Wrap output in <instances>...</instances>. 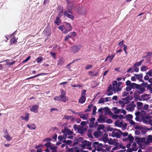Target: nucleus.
I'll use <instances>...</instances> for the list:
<instances>
[{
    "label": "nucleus",
    "instance_id": "20e7f679",
    "mask_svg": "<svg viewBox=\"0 0 152 152\" xmlns=\"http://www.w3.org/2000/svg\"><path fill=\"white\" fill-rule=\"evenodd\" d=\"M122 132L120 130L114 129L112 132V136L113 137L119 138L122 135Z\"/></svg>",
    "mask_w": 152,
    "mask_h": 152
},
{
    "label": "nucleus",
    "instance_id": "2eb2a0df",
    "mask_svg": "<svg viewBox=\"0 0 152 152\" xmlns=\"http://www.w3.org/2000/svg\"><path fill=\"white\" fill-rule=\"evenodd\" d=\"M39 107L37 105L35 104L33 105L30 108V110L32 112H35L37 111V112H38V108Z\"/></svg>",
    "mask_w": 152,
    "mask_h": 152
},
{
    "label": "nucleus",
    "instance_id": "9b49d317",
    "mask_svg": "<svg viewBox=\"0 0 152 152\" xmlns=\"http://www.w3.org/2000/svg\"><path fill=\"white\" fill-rule=\"evenodd\" d=\"M61 132L62 133H66L68 135L72 134L73 133V132L68 128H64V130H62Z\"/></svg>",
    "mask_w": 152,
    "mask_h": 152
},
{
    "label": "nucleus",
    "instance_id": "c9c22d12",
    "mask_svg": "<svg viewBox=\"0 0 152 152\" xmlns=\"http://www.w3.org/2000/svg\"><path fill=\"white\" fill-rule=\"evenodd\" d=\"M93 104H91L89 105L88 107V108L85 111V112H90L91 111V108L93 106Z\"/></svg>",
    "mask_w": 152,
    "mask_h": 152
},
{
    "label": "nucleus",
    "instance_id": "58836bf2",
    "mask_svg": "<svg viewBox=\"0 0 152 152\" xmlns=\"http://www.w3.org/2000/svg\"><path fill=\"white\" fill-rule=\"evenodd\" d=\"M129 93L128 92L124 91L123 92L122 96V97H124L125 96H129Z\"/></svg>",
    "mask_w": 152,
    "mask_h": 152
},
{
    "label": "nucleus",
    "instance_id": "052dcab7",
    "mask_svg": "<svg viewBox=\"0 0 152 152\" xmlns=\"http://www.w3.org/2000/svg\"><path fill=\"white\" fill-rule=\"evenodd\" d=\"M50 53V55L53 58H54V59H55L56 58V53H53L52 52H51Z\"/></svg>",
    "mask_w": 152,
    "mask_h": 152
},
{
    "label": "nucleus",
    "instance_id": "ddd939ff",
    "mask_svg": "<svg viewBox=\"0 0 152 152\" xmlns=\"http://www.w3.org/2000/svg\"><path fill=\"white\" fill-rule=\"evenodd\" d=\"M64 16H66L67 17L71 19L72 20H74V16L73 15L68 14V12L67 11H64Z\"/></svg>",
    "mask_w": 152,
    "mask_h": 152
},
{
    "label": "nucleus",
    "instance_id": "69168bd1",
    "mask_svg": "<svg viewBox=\"0 0 152 152\" xmlns=\"http://www.w3.org/2000/svg\"><path fill=\"white\" fill-rule=\"evenodd\" d=\"M129 121V123L130 124L132 125H135V123L133 120H131Z\"/></svg>",
    "mask_w": 152,
    "mask_h": 152
},
{
    "label": "nucleus",
    "instance_id": "1a4fd4ad",
    "mask_svg": "<svg viewBox=\"0 0 152 152\" xmlns=\"http://www.w3.org/2000/svg\"><path fill=\"white\" fill-rule=\"evenodd\" d=\"M107 118L106 117L101 115L99 116L98 121L99 122L103 123L105 122L106 119Z\"/></svg>",
    "mask_w": 152,
    "mask_h": 152
},
{
    "label": "nucleus",
    "instance_id": "393cba45",
    "mask_svg": "<svg viewBox=\"0 0 152 152\" xmlns=\"http://www.w3.org/2000/svg\"><path fill=\"white\" fill-rule=\"evenodd\" d=\"M137 108L138 109L140 110L141 109L142 107L143 103L140 102H138L137 103Z\"/></svg>",
    "mask_w": 152,
    "mask_h": 152
},
{
    "label": "nucleus",
    "instance_id": "774afa93",
    "mask_svg": "<svg viewBox=\"0 0 152 152\" xmlns=\"http://www.w3.org/2000/svg\"><path fill=\"white\" fill-rule=\"evenodd\" d=\"M132 88L130 86L129 87H127L126 88V91H129L131 90Z\"/></svg>",
    "mask_w": 152,
    "mask_h": 152
},
{
    "label": "nucleus",
    "instance_id": "2f4dec72",
    "mask_svg": "<svg viewBox=\"0 0 152 152\" xmlns=\"http://www.w3.org/2000/svg\"><path fill=\"white\" fill-rule=\"evenodd\" d=\"M132 118L133 116L132 115L128 114L126 115V119L128 121L130 120Z\"/></svg>",
    "mask_w": 152,
    "mask_h": 152
},
{
    "label": "nucleus",
    "instance_id": "f257e3e1",
    "mask_svg": "<svg viewBox=\"0 0 152 152\" xmlns=\"http://www.w3.org/2000/svg\"><path fill=\"white\" fill-rule=\"evenodd\" d=\"M58 28L59 30L63 31L64 33H66L68 31H70L72 29L71 24L66 22L63 23V25L59 26Z\"/></svg>",
    "mask_w": 152,
    "mask_h": 152
},
{
    "label": "nucleus",
    "instance_id": "09e8293b",
    "mask_svg": "<svg viewBox=\"0 0 152 152\" xmlns=\"http://www.w3.org/2000/svg\"><path fill=\"white\" fill-rule=\"evenodd\" d=\"M81 113L78 114V115L80 116V117L81 118L83 119H86V118H85V115L84 114H80Z\"/></svg>",
    "mask_w": 152,
    "mask_h": 152
},
{
    "label": "nucleus",
    "instance_id": "e2e57ef3",
    "mask_svg": "<svg viewBox=\"0 0 152 152\" xmlns=\"http://www.w3.org/2000/svg\"><path fill=\"white\" fill-rule=\"evenodd\" d=\"M124 46V51H125V53L127 54V51H126V49L127 48V46L125 45H123Z\"/></svg>",
    "mask_w": 152,
    "mask_h": 152
},
{
    "label": "nucleus",
    "instance_id": "a878e982",
    "mask_svg": "<svg viewBox=\"0 0 152 152\" xmlns=\"http://www.w3.org/2000/svg\"><path fill=\"white\" fill-rule=\"evenodd\" d=\"M139 86V84H136L135 83H132L130 87H131V88L134 89L135 88H136L137 89Z\"/></svg>",
    "mask_w": 152,
    "mask_h": 152
},
{
    "label": "nucleus",
    "instance_id": "c756f323",
    "mask_svg": "<svg viewBox=\"0 0 152 152\" xmlns=\"http://www.w3.org/2000/svg\"><path fill=\"white\" fill-rule=\"evenodd\" d=\"M64 63V61L63 58H60L58 61L57 64L62 65Z\"/></svg>",
    "mask_w": 152,
    "mask_h": 152
},
{
    "label": "nucleus",
    "instance_id": "0e129e2a",
    "mask_svg": "<svg viewBox=\"0 0 152 152\" xmlns=\"http://www.w3.org/2000/svg\"><path fill=\"white\" fill-rule=\"evenodd\" d=\"M71 38V37L70 36L69 34L68 35L65 37L64 40L65 41H66L69 39Z\"/></svg>",
    "mask_w": 152,
    "mask_h": 152
},
{
    "label": "nucleus",
    "instance_id": "6e6552de",
    "mask_svg": "<svg viewBox=\"0 0 152 152\" xmlns=\"http://www.w3.org/2000/svg\"><path fill=\"white\" fill-rule=\"evenodd\" d=\"M150 98V96L148 94H144L141 96V97H139L138 99L140 101H147Z\"/></svg>",
    "mask_w": 152,
    "mask_h": 152
},
{
    "label": "nucleus",
    "instance_id": "a211bd4d",
    "mask_svg": "<svg viewBox=\"0 0 152 152\" xmlns=\"http://www.w3.org/2000/svg\"><path fill=\"white\" fill-rule=\"evenodd\" d=\"M149 117L150 116H147L146 118L143 119V122L146 124H150V122H151V119H149V118H148V117Z\"/></svg>",
    "mask_w": 152,
    "mask_h": 152
},
{
    "label": "nucleus",
    "instance_id": "4be33fe9",
    "mask_svg": "<svg viewBox=\"0 0 152 152\" xmlns=\"http://www.w3.org/2000/svg\"><path fill=\"white\" fill-rule=\"evenodd\" d=\"M126 110L130 111H133L134 110V107L132 105H129L126 108Z\"/></svg>",
    "mask_w": 152,
    "mask_h": 152
},
{
    "label": "nucleus",
    "instance_id": "6e6d98bb",
    "mask_svg": "<svg viewBox=\"0 0 152 152\" xmlns=\"http://www.w3.org/2000/svg\"><path fill=\"white\" fill-rule=\"evenodd\" d=\"M104 99H105V102H109L111 100V98L110 97H107L104 98Z\"/></svg>",
    "mask_w": 152,
    "mask_h": 152
},
{
    "label": "nucleus",
    "instance_id": "e433bc0d",
    "mask_svg": "<svg viewBox=\"0 0 152 152\" xmlns=\"http://www.w3.org/2000/svg\"><path fill=\"white\" fill-rule=\"evenodd\" d=\"M36 60L37 63L41 62L42 61L43 58L40 56L37 58Z\"/></svg>",
    "mask_w": 152,
    "mask_h": 152
},
{
    "label": "nucleus",
    "instance_id": "39448f33",
    "mask_svg": "<svg viewBox=\"0 0 152 152\" xmlns=\"http://www.w3.org/2000/svg\"><path fill=\"white\" fill-rule=\"evenodd\" d=\"M82 144L81 145V147L83 148H85L86 147L89 150H91V148L89 147L91 145V143L89 141H88L86 140H84L82 142Z\"/></svg>",
    "mask_w": 152,
    "mask_h": 152
},
{
    "label": "nucleus",
    "instance_id": "412c9836",
    "mask_svg": "<svg viewBox=\"0 0 152 152\" xmlns=\"http://www.w3.org/2000/svg\"><path fill=\"white\" fill-rule=\"evenodd\" d=\"M103 145L101 143H99L98 145V146L96 148L97 150L98 151H101L103 150Z\"/></svg>",
    "mask_w": 152,
    "mask_h": 152
},
{
    "label": "nucleus",
    "instance_id": "473e14b6",
    "mask_svg": "<svg viewBox=\"0 0 152 152\" xmlns=\"http://www.w3.org/2000/svg\"><path fill=\"white\" fill-rule=\"evenodd\" d=\"M147 141L149 142H152V136L149 135L147 138Z\"/></svg>",
    "mask_w": 152,
    "mask_h": 152
},
{
    "label": "nucleus",
    "instance_id": "7ed1b4c3",
    "mask_svg": "<svg viewBox=\"0 0 152 152\" xmlns=\"http://www.w3.org/2000/svg\"><path fill=\"white\" fill-rule=\"evenodd\" d=\"M81 47L82 45H74L70 48V52L73 54L77 53L80 50Z\"/></svg>",
    "mask_w": 152,
    "mask_h": 152
},
{
    "label": "nucleus",
    "instance_id": "bf43d9fd",
    "mask_svg": "<svg viewBox=\"0 0 152 152\" xmlns=\"http://www.w3.org/2000/svg\"><path fill=\"white\" fill-rule=\"evenodd\" d=\"M104 110L105 113H107L109 112V111L110 110V109L107 107H105L104 108Z\"/></svg>",
    "mask_w": 152,
    "mask_h": 152
},
{
    "label": "nucleus",
    "instance_id": "603ef678",
    "mask_svg": "<svg viewBox=\"0 0 152 152\" xmlns=\"http://www.w3.org/2000/svg\"><path fill=\"white\" fill-rule=\"evenodd\" d=\"M92 67V66L91 65H88L85 67V69L86 70L89 69Z\"/></svg>",
    "mask_w": 152,
    "mask_h": 152
},
{
    "label": "nucleus",
    "instance_id": "aec40b11",
    "mask_svg": "<svg viewBox=\"0 0 152 152\" xmlns=\"http://www.w3.org/2000/svg\"><path fill=\"white\" fill-rule=\"evenodd\" d=\"M134 76L138 80L141 81L143 77V75L141 73L139 74H135Z\"/></svg>",
    "mask_w": 152,
    "mask_h": 152
},
{
    "label": "nucleus",
    "instance_id": "680f3d73",
    "mask_svg": "<svg viewBox=\"0 0 152 152\" xmlns=\"http://www.w3.org/2000/svg\"><path fill=\"white\" fill-rule=\"evenodd\" d=\"M72 141L70 140H67V141H66V144L67 145H71L72 144Z\"/></svg>",
    "mask_w": 152,
    "mask_h": 152
},
{
    "label": "nucleus",
    "instance_id": "864d4df0",
    "mask_svg": "<svg viewBox=\"0 0 152 152\" xmlns=\"http://www.w3.org/2000/svg\"><path fill=\"white\" fill-rule=\"evenodd\" d=\"M51 150H52V152H56L57 148L55 147H53L50 148Z\"/></svg>",
    "mask_w": 152,
    "mask_h": 152
},
{
    "label": "nucleus",
    "instance_id": "9d476101",
    "mask_svg": "<svg viewBox=\"0 0 152 152\" xmlns=\"http://www.w3.org/2000/svg\"><path fill=\"white\" fill-rule=\"evenodd\" d=\"M77 130L80 134H84V131H86L87 129L79 125L77 127Z\"/></svg>",
    "mask_w": 152,
    "mask_h": 152
},
{
    "label": "nucleus",
    "instance_id": "49530a36",
    "mask_svg": "<svg viewBox=\"0 0 152 152\" xmlns=\"http://www.w3.org/2000/svg\"><path fill=\"white\" fill-rule=\"evenodd\" d=\"M146 74L150 77H152V69H150L148 72L146 73Z\"/></svg>",
    "mask_w": 152,
    "mask_h": 152
},
{
    "label": "nucleus",
    "instance_id": "37998d69",
    "mask_svg": "<svg viewBox=\"0 0 152 152\" xmlns=\"http://www.w3.org/2000/svg\"><path fill=\"white\" fill-rule=\"evenodd\" d=\"M108 134L106 133H104L103 136V138L104 140L107 141V137Z\"/></svg>",
    "mask_w": 152,
    "mask_h": 152
},
{
    "label": "nucleus",
    "instance_id": "ea45409f",
    "mask_svg": "<svg viewBox=\"0 0 152 152\" xmlns=\"http://www.w3.org/2000/svg\"><path fill=\"white\" fill-rule=\"evenodd\" d=\"M114 113L115 114H118L120 111V110H118L117 109L116 107H114Z\"/></svg>",
    "mask_w": 152,
    "mask_h": 152
},
{
    "label": "nucleus",
    "instance_id": "de8ad7c7",
    "mask_svg": "<svg viewBox=\"0 0 152 152\" xmlns=\"http://www.w3.org/2000/svg\"><path fill=\"white\" fill-rule=\"evenodd\" d=\"M45 146L47 148H51V143L49 142H48L45 144Z\"/></svg>",
    "mask_w": 152,
    "mask_h": 152
},
{
    "label": "nucleus",
    "instance_id": "338daca9",
    "mask_svg": "<svg viewBox=\"0 0 152 152\" xmlns=\"http://www.w3.org/2000/svg\"><path fill=\"white\" fill-rule=\"evenodd\" d=\"M126 84L127 86H130L132 84H131V82L130 80H128L126 82Z\"/></svg>",
    "mask_w": 152,
    "mask_h": 152
},
{
    "label": "nucleus",
    "instance_id": "bb28decb",
    "mask_svg": "<svg viewBox=\"0 0 152 152\" xmlns=\"http://www.w3.org/2000/svg\"><path fill=\"white\" fill-rule=\"evenodd\" d=\"M132 146L133 147L132 148H131L132 151H136L137 149V147L136 144L134 142V143L132 145Z\"/></svg>",
    "mask_w": 152,
    "mask_h": 152
},
{
    "label": "nucleus",
    "instance_id": "79ce46f5",
    "mask_svg": "<svg viewBox=\"0 0 152 152\" xmlns=\"http://www.w3.org/2000/svg\"><path fill=\"white\" fill-rule=\"evenodd\" d=\"M29 114L28 113H26V116L24 117V120L26 121H28L29 120Z\"/></svg>",
    "mask_w": 152,
    "mask_h": 152
},
{
    "label": "nucleus",
    "instance_id": "f03ea898",
    "mask_svg": "<svg viewBox=\"0 0 152 152\" xmlns=\"http://www.w3.org/2000/svg\"><path fill=\"white\" fill-rule=\"evenodd\" d=\"M54 99L55 101H61L64 102H65L67 100H68V99L66 98L65 92L63 89L61 91V94L59 96H55L54 98Z\"/></svg>",
    "mask_w": 152,
    "mask_h": 152
},
{
    "label": "nucleus",
    "instance_id": "5701e85b",
    "mask_svg": "<svg viewBox=\"0 0 152 152\" xmlns=\"http://www.w3.org/2000/svg\"><path fill=\"white\" fill-rule=\"evenodd\" d=\"M116 88H115V86H113L112 87V91L115 92H117L121 90V89L119 88V86L116 85Z\"/></svg>",
    "mask_w": 152,
    "mask_h": 152
},
{
    "label": "nucleus",
    "instance_id": "a18cd8bd",
    "mask_svg": "<svg viewBox=\"0 0 152 152\" xmlns=\"http://www.w3.org/2000/svg\"><path fill=\"white\" fill-rule=\"evenodd\" d=\"M140 70L142 71H145L146 70L147 68L145 66H143L141 67Z\"/></svg>",
    "mask_w": 152,
    "mask_h": 152
},
{
    "label": "nucleus",
    "instance_id": "a19ab883",
    "mask_svg": "<svg viewBox=\"0 0 152 152\" xmlns=\"http://www.w3.org/2000/svg\"><path fill=\"white\" fill-rule=\"evenodd\" d=\"M96 108L95 106H94L93 107V109L92 111V114L95 115L96 113Z\"/></svg>",
    "mask_w": 152,
    "mask_h": 152
},
{
    "label": "nucleus",
    "instance_id": "4d7b16f0",
    "mask_svg": "<svg viewBox=\"0 0 152 152\" xmlns=\"http://www.w3.org/2000/svg\"><path fill=\"white\" fill-rule=\"evenodd\" d=\"M71 118V116L69 115H65L64 116V118L67 120Z\"/></svg>",
    "mask_w": 152,
    "mask_h": 152
},
{
    "label": "nucleus",
    "instance_id": "4c0bfd02",
    "mask_svg": "<svg viewBox=\"0 0 152 152\" xmlns=\"http://www.w3.org/2000/svg\"><path fill=\"white\" fill-rule=\"evenodd\" d=\"M99 143L98 142H94L92 145V146L95 149H96V148L98 146V145H99Z\"/></svg>",
    "mask_w": 152,
    "mask_h": 152
},
{
    "label": "nucleus",
    "instance_id": "72a5a7b5",
    "mask_svg": "<svg viewBox=\"0 0 152 152\" xmlns=\"http://www.w3.org/2000/svg\"><path fill=\"white\" fill-rule=\"evenodd\" d=\"M69 34L71 38L72 37H75L77 35L75 31L71 32L69 33Z\"/></svg>",
    "mask_w": 152,
    "mask_h": 152
},
{
    "label": "nucleus",
    "instance_id": "cd10ccee",
    "mask_svg": "<svg viewBox=\"0 0 152 152\" xmlns=\"http://www.w3.org/2000/svg\"><path fill=\"white\" fill-rule=\"evenodd\" d=\"M10 43L11 44H15L17 43V40L15 37H13L10 40Z\"/></svg>",
    "mask_w": 152,
    "mask_h": 152
},
{
    "label": "nucleus",
    "instance_id": "b1692460",
    "mask_svg": "<svg viewBox=\"0 0 152 152\" xmlns=\"http://www.w3.org/2000/svg\"><path fill=\"white\" fill-rule=\"evenodd\" d=\"M128 138L129 141V143H132V142L134 139V137L131 134L129 135Z\"/></svg>",
    "mask_w": 152,
    "mask_h": 152
},
{
    "label": "nucleus",
    "instance_id": "3c124183",
    "mask_svg": "<svg viewBox=\"0 0 152 152\" xmlns=\"http://www.w3.org/2000/svg\"><path fill=\"white\" fill-rule=\"evenodd\" d=\"M108 143L110 145H113L114 143V142L112 138H110L108 140Z\"/></svg>",
    "mask_w": 152,
    "mask_h": 152
},
{
    "label": "nucleus",
    "instance_id": "13d9d810",
    "mask_svg": "<svg viewBox=\"0 0 152 152\" xmlns=\"http://www.w3.org/2000/svg\"><path fill=\"white\" fill-rule=\"evenodd\" d=\"M112 90V85L111 84H110L108 87L107 92H108V91H109Z\"/></svg>",
    "mask_w": 152,
    "mask_h": 152
},
{
    "label": "nucleus",
    "instance_id": "6ab92c4d",
    "mask_svg": "<svg viewBox=\"0 0 152 152\" xmlns=\"http://www.w3.org/2000/svg\"><path fill=\"white\" fill-rule=\"evenodd\" d=\"M115 124L116 126L121 127L123 126V123L122 121L120 122L119 121L117 120L115 122Z\"/></svg>",
    "mask_w": 152,
    "mask_h": 152
},
{
    "label": "nucleus",
    "instance_id": "f704fd0d",
    "mask_svg": "<svg viewBox=\"0 0 152 152\" xmlns=\"http://www.w3.org/2000/svg\"><path fill=\"white\" fill-rule=\"evenodd\" d=\"M81 7L82 6L80 5L77 6L75 7L74 10L77 13V10H80L82 8Z\"/></svg>",
    "mask_w": 152,
    "mask_h": 152
},
{
    "label": "nucleus",
    "instance_id": "dca6fc26",
    "mask_svg": "<svg viewBox=\"0 0 152 152\" xmlns=\"http://www.w3.org/2000/svg\"><path fill=\"white\" fill-rule=\"evenodd\" d=\"M27 126L30 130H35L36 129V126L34 124H28L27 125Z\"/></svg>",
    "mask_w": 152,
    "mask_h": 152
},
{
    "label": "nucleus",
    "instance_id": "423d86ee",
    "mask_svg": "<svg viewBox=\"0 0 152 152\" xmlns=\"http://www.w3.org/2000/svg\"><path fill=\"white\" fill-rule=\"evenodd\" d=\"M86 90H84L82 92L81 96L80 98L79 102V103L81 104H83L85 102L86 98L85 96Z\"/></svg>",
    "mask_w": 152,
    "mask_h": 152
},
{
    "label": "nucleus",
    "instance_id": "f8f14e48",
    "mask_svg": "<svg viewBox=\"0 0 152 152\" xmlns=\"http://www.w3.org/2000/svg\"><path fill=\"white\" fill-rule=\"evenodd\" d=\"M77 13L80 15H85L86 13V10L84 8L82 7L80 10H77Z\"/></svg>",
    "mask_w": 152,
    "mask_h": 152
},
{
    "label": "nucleus",
    "instance_id": "8fccbe9b",
    "mask_svg": "<svg viewBox=\"0 0 152 152\" xmlns=\"http://www.w3.org/2000/svg\"><path fill=\"white\" fill-rule=\"evenodd\" d=\"M147 89L148 90H149L150 92L151 93H152V88L151 85H148V86L147 87Z\"/></svg>",
    "mask_w": 152,
    "mask_h": 152
},
{
    "label": "nucleus",
    "instance_id": "0eeeda50",
    "mask_svg": "<svg viewBox=\"0 0 152 152\" xmlns=\"http://www.w3.org/2000/svg\"><path fill=\"white\" fill-rule=\"evenodd\" d=\"M144 60H142L139 62H136L133 65L134 70L132 71V72H138L139 71V68L137 67L141 65L143 61Z\"/></svg>",
    "mask_w": 152,
    "mask_h": 152
},
{
    "label": "nucleus",
    "instance_id": "7c9ffc66",
    "mask_svg": "<svg viewBox=\"0 0 152 152\" xmlns=\"http://www.w3.org/2000/svg\"><path fill=\"white\" fill-rule=\"evenodd\" d=\"M122 100L123 101H126V103H128L130 100H131L132 99H130L129 96H127L124 98H123Z\"/></svg>",
    "mask_w": 152,
    "mask_h": 152
},
{
    "label": "nucleus",
    "instance_id": "f3484780",
    "mask_svg": "<svg viewBox=\"0 0 152 152\" xmlns=\"http://www.w3.org/2000/svg\"><path fill=\"white\" fill-rule=\"evenodd\" d=\"M137 89L139 90V91L138 92L140 93H144L145 91V88H144L143 86H140L139 85V86H138Z\"/></svg>",
    "mask_w": 152,
    "mask_h": 152
},
{
    "label": "nucleus",
    "instance_id": "4468645a",
    "mask_svg": "<svg viewBox=\"0 0 152 152\" xmlns=\"http://www.w3.org/2000/svg\"><path fill=\"white\" fill-rule=\"evenodd\" d=\"M4 137H5L8 141H10L12 139V137H10L9 136L7 130L4 133Z\"/></svg>",
    "mask_w": 152,
    "mask_h": 152
},
{
    "label": "nucleus",
    "instance_id": "5fc2aeb1",
    "mask_svg": "<svg viewBox=\"0 0 152 152\" xmlns=\"http://www.w3.org/2000/svg\"><path fill=\"white\" fill-rule=\"evenodd\" d=\"M30 58H31L30 56H28L23 61V63H25V62H27L29 60H30Z\"/></svg>",
    "mask_w": 152,
    "mask_h": 152
},
{
    "label": "nucleus",
    "instance_id": "c03bdc74",
    "mask_svg": "<svg viewBox=\"0 0 152 152\" xmlns=\"http://www.w3.org/2000/svg\"><path fill=\"white\" fill-rule=\"evenodd\" d=\"M104 98H101L99 99L98 101V103L99 104L103 103L105 102Z\"/></svg>",
    "mask_w": 152,
    "mask_h": 152
},
{
    "label": "nucleus",
    "instance_id": "c85d7f7f",
    "mask_svg": "<svg viewBox=\"0 0 152 152\" xmlns=\"http://www.w3.org/2000/svg\"><path fill=\"white\" fill-rule=\"evenodd\" d=\"M61 20L60 18L59 17H57L56 18V20L55 21V23L56 24L57 26L59 25V23L61 22Z\"/></svg>",
    "mask_w": 152,
    "mask_h": 152
}]
</instances>
